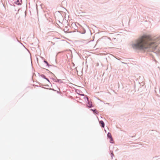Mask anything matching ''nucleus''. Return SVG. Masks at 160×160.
Returning a JSON list of instances; mask_svg holds the SVG:
<instances>
[{
  "label": "nucleus",
  "mask_w": 160,
  "mask_h": 160,
  "mask_svg": "<svg viewBox=\"0 0 160 160\" xmlns=\"http://www.w3.org/2000/svg\"><path fill=\"white\" fill-rule=\"evenodd\" d=\"M44 62L45 63H47V64L48 63V62H47V61H44Z\"/></svg>",
  "instance_id": "6"
},
{
  "label": "nucleus",
  "mask_w": 160,
  "mask_h": 160,
  "mask_svg": "<svg viewBox=\"0 0 160 160\" xmlns=\"http://www.w3.org/2000/svg\"><path fill=\"white\" fill-rule=\"evenodd\" d=\"M87 98L88 100V98L87 97Z\"/></svg>",
  "instance_id": "9"
},
{
  "label": "nucleus",
  "mask_w": 160,
  "mask_h": 160,
  "mask_svg": "<svg viewBox=\"0 0 160 160\" xmlns=\"http://www.w3.org/2000/svg\"><path fill=\"white\" fill-rule=\"evenodd\" d=\"M101 125V126L102 127H104V123L102 121H99Z\"/></svg>",
  "instance_id": "2"
},
{
  "label": "nucleus",
  "mask_w": 160,
  "mask_h": 160,
  "mask_svg": "<svg viewBox=\"0 0 160 160\" xmlns=\"http://www.w3.org/2000/svg\"><path fill=\"white\" fill-rule=\"evenodd\" d=\"M108 137L109 138H112V135L111 133L109 132H108L107 135Z\"/></svg>",
  "instance_id": "3"
},
{
  "label": "nucleus",
  "mask_w": 160,
  "mask_h": 160,
  "mask_svg": "<svg viewBox=\"0 0 160 160\" xmlns=\"http://www.w3.org/2000/svg\"><path fill=\"white\" fill-rule=\"evenodd\" d=\"M88 104H89L88 107H89V108L91 107V106H90V105H89V103H88Z\"/></svg>",
  "instance_id": "7"
},
{
  "label": "nucleus",
  "mask_w": 160,
  "mask_h": 160,
  "mask_svg": "<svg viewBox=\"0 0 160 160\" xmlns=\"http://www.w3.org/2000/svg\"><path fill=\"white\" fill-rule=\"evenodd\" d=\"M40 89V87H38V89L39 90Z\"/></svg>",
  "instance_id": "8"
},
{
  "label": "nucleus",
  "mask_w": 160,
  "mask_h": 160,
  "mask_svg": "<svg viewBox=\"0 0 160 160\" xmlns=\"http://www.w3.org/2000/svg\"><path fill=\"white\" fill-rule=\"evenodd\" d=\"M92 110L93 111L94 113H95L97 114H98V111L96 109H95L94 110L92 109Z\"/></svg>",
  "instance_id": "4"
},
{
  "label": "nucleus",
  "mask_w": 160,
  "mask_h": 160,
  "mask_svg": "<svg viewBox=\"0 0 160 160\" xmlns=\"http://www.w3.org/2000/svg\"><path fill=\"white\" fill-rule=\"evenodd\" d=\"M151 40L150 36L143 35L136 40V43L132 44V47L135 49L141 50L146 48L153 43L151 42Z\"/></svg>",
  "instance_id": "1"
},
{
  "label": "nucleus",
  "mask_w": 160,
  "mask_h": 160,
  "mask_svg": "<svg viewBox=\"0 0 160 160\" xmlns=\"http://www.w3.org/2000/svg\"><path fill=\"white\" fill-rule=\"evenodd\" d=\"M110 142L111 143H112V141H113V139L112 138H110Z\"/></svg>",
  "instance_id": "5"
}]
</instances>
